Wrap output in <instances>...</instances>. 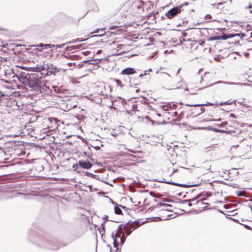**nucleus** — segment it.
<instances>
[{
  "instance_id": "nucleus-1",
  "label": "nucleus",
  "mask_w": 252,
  "mask_h": 252,
  "mask_svg": "<svg viewBox=\"0 0 252 252\" xmlns=\"http://www.w3.org/2000/svg\"><path fill=\"white\" fill-rule=\"evenodd\" d=\"M29 75V87L33 90L40 91L42 84V74L40 72H34Z\"/></svg>"
},
{
  "instance_id": "nucleus-2",
  "label": "nucleus",
  "mask_w": 252,
  "mask_h": 252,
  "mask_svg": "<svg viewBox=\"0 0 252 252\" xmlns=\"http://www.w3.org/2000/svg\"><path fill=\"white\" fill-rule=\"evenodd\" d=\"M182 5H179L175 7H174L168 11H167L165 14V16L168 18V19H172L173 17L177 15L178 14L180 13L182 10Z\"/></svg>"
},
{
  "instance_id": "nucleus-3",
  "label": "nucleus",
  "mask_w": 252,
  "mask_h": 252,
  "mask_svg": "<svg viewBox=\"0 0 252 252\" xmlns=\"http://www.w3.org/2000/svg\"><path fill=\"white\" fill-rule=\"evenodd\" d=\"M246 35L244 33H227V34H221V40H226L227 39L233 38L236 36L240 37L241 39L243 38L244 36H245Z\"/></svg>"
},
{
  "instance_id": "nucleus-4",
  "label": "nucleus",
  "mask_w": 252,
  "mask_h": 252,
  "mask_svg": "<svg viewBox=\"0 0 252 252\" xmlns=\"http://www.w3.org/2000/svg\"><path fill=\"white\" fill-rule=\"evenodd\" d=\"M31 47H36V48L34 49L35 50H37L39 51H41L43 49H48L52 47H54V45L50 44H44L43 43H40L38 45H32L31 46Z\"/></svg>"
},
{
  "instance_id": "nucleus-5",
  "label": "nucleus",
  "mask_w": 252,
  "mask_h": 252,
  "mask_svg": "<svg viewBox=\"0 0 252 252\" xmlns=\"http://www.w3.org/2000/svg\"><path fill=\"white\" fill-rule=\"evenodd\" d=\"M16 77L21 83L25 86H29V76H28L27 75H25L24 74H20L19 75H16Z\"/></svg>"
},
{
  "instance_id": "nucleus-6",
  "label": "nucleus",
  "mask_w": 252,
  "mask_h": 252,
  "mask_svg": "<svg viewBox=\"0 0 252 252\" xmlns=\"http://www.w3.org/2000/svg\"><path fill=\"white\" fill-rule=\"evenodd\" d=\"M139 225V222H133L129 224V228L128 227H126L125 229V232L127 236L130 235L133 230H134Z\"/></svg>"
},
{
  "instance_id": "nucleus-7",
  "label": "nucleus",
  "mask_w": 252,
  "mask_h": 252,
  "mask_svg": "<svg viewBox=\"0 0 252 252\" xmlns=\"http://www.w3.org/2000/svg\"><path fill=\"white\" fill-rule=\"evenodd\" d=\"M121 232L120 231H118L115 236V238H114V246L116 248H117L118 246V243L117 242V238H120L121 241V244L123 245L125 241V238H124V234L122 237H121Z\"/></svg>"
},
{
  "instance_id": "nucleus-8",
  "label": "nucleus",
  "mask_w": 252,
  "mask_h": 252,
  "mask_svg": "<svg viewBox=\"0 0 252 252\" xmlns=\"http://www.w3.org/2000/svg\"><path fill=\"white\" fill-rule=\"evenodd\" d=\"M78 164L82 168L84 169H90L92 166V164L88 160H80L78 162Z\"/></svg>"
},
{
  "instance_id": "nucleus-9",
  "label": "nucleus",
  "mask_w": 252,
  "mask_h": 252,
  "mask_svg": "<svg viewBox=\"0 0 252 252\" xmlns=\"http://www.w3.org/2000/svg\"><path fill=\"white\" fill-rule=\"evenodd\" d=\"M48 72L51 74H55L59 71L58 67L53 64H50L47 65Z\"/></svg>"
},
{
  "instance_id": "nucleus-10",
  "label": "nucleus",
  "mask_w": 252,
  "mask_h": 252,
  "mask_svg": "<svg viewBox=\"0 0 252 252\" xmlns=\"http://www.w3.org/2000/svg\"><path fill=\"white\" fill-rule=\"evenodd\" d=\"M136 73V71L133 68L128 67L123 69L122 71V74L125 75H131Z\"/></svg>"
},
{
  "instance_id": "nucleus-11",
  "label": "nucleus",
  "mask_w": 252,
  "mask_h": 252,
  "mask_svg": "<svg viewBox=\"0 0 252 252\" xmlns=\"http://www.w3.org/2000/svg\"><path fill=\"white\" fill-rule=\"evenodd\" d=\"M234 133H235V131H232V130H226L221 129V135L222 134H225L226 136H227L226 137L227 139H230L232 136V134H234Z\"/></svg>"
},
{
  "instance_id": "nucleus-12",
  "label": "nucleus",
  "mask_w": 252,
  "mask_h": 252,
  "mask_svg": "<svg viewBox=\"0 0 252 252\" xmlns=\"http://www.w3.org/2000/svg\"><path fill=\"white\" fill-rule=\"evenodd\" d=\"M227 39H229V41H228V42L224 41L223 42H221V44H226V43H228L229 44H232L236 45L237 44H239V40L233 39V38H228V39H227L226 40H227Z\"/></svg>"
},
{
  "instance_id": "nucleus-13",
  "label": "nucleus",
  "mask_w": 252,
  "mask_h": 252,
  "mask_svg": "<svg viewBox=\"0 0 252 252\" xmlns=\"http://www.w3.org/2000/svg\"><path fill=\"white\" fill-rule=\"evenodd\" d=\"M174 106V104H172L171 103L166 104L163 105L162 107L163 110L167 111L169 109H172V107Z\"/></svg>"
},
{
  "instance_id": "nucleus-14",
  "label": "nucleus",
  "mask_w": 252,
  "mask_h": 252,
  "mask_svg": "<svg viewBox=\"0 0 252 252\" xmlns=\"http://www.w3.org/2000/svg\"><path fill=\"white\" fill-rule=\"evenodd\" d=\"M168 183L171 184H173V185H176V186H177L179 187H186V188H188V187H189L194 186V185H185V184H178V183H171L168 182Z\"/></svg>"
},
{
  "instance_id": "nucleus-15",
  "label": "nucleus",
  "mask_w": 252,
  "mask_h": 252,
  "mask_svg": "<svg viewBox=\"0 0 252 252\" xmlns=\"http://www.w3.org/2000/svg\"><path fill=\"white\" fill-rule=\"evenodd\" d=\"M114 210H115V214H116L117 215H120L122 213V211L121 209L120 208H119L118 207H115Z\"/></svg>"
},
{
  "instance_id": "nucleus-16",
  "label": "nucleus",
  "mask_w": 252,
  "mask_h": 252,
  "mask_svg": "<svg viewBox=\"0 0 252 252\" xmlns=\"http://www.w3.org/2000/svg\"><path fill=\"white\" fill-rule=\"evenodd\" d=\"M187 106H210L212 105V104L210 103L209 102H207L206 104H195V105H188L187 104Z\"/></svg>"
},
{
  "instance_id": "nucleus-17",
  "label": "nucleus",
  "mask_w": 252,
  "mask_h": 252,
  "mask_svg": "<svg viewBox=\"0 0 252 252\" xmlns=\"http://www.w3.org/2000/svg\"><path fill=\"white\" fill-rule=\"evenodd\" d=\"M236 100H233V101H231L230 100L225 101L224 102H221V106L223 105L227 104V105H230L232 104L233 102L235 103Z\"/></svg>"
},
{
  "instance_id": "nucleus-18",
  "label": "nucleus",
  "mask_w": 252,
  "mask_h": 252,
  "mask_svg": "<svg viewBox=\"0 0 252 252\" xmlns=\"http://www.w3.org/2000/svg\"><path fill=\"white\" fill-rule=\"evenodd\" d=\"M115 81L117 84V86H120L121 88H122V87L123 86V85H122L121 81L117 80V79H115Z\"/></svg>"
},
{
  "instance_id": "nucleus-19",
  "label": "nucleus",
  "mask_w": 252,
  "mask_h": 252,
  "mask_svg": "<svg viewBox=\"0 0 252 252\" xmlns=\"http://www.w3.org/2000/svg\"><path fill=\"white\" fill-rule=\"evenodd\" d=\"M236 194L238 196H244V191H237Z\"/></svg>"
},
{
  "instance_id": "nucleus-20",
  "label": "nucleus",
  "mask_w": 252,
  "mask_h": 252,
  "mask_svg": "<svg viewBox=\"0 0 252 252\" xmlns=\"http://www.w3.org/2000/svg\"><path fill=\"white\" fill-rule=\"evenodd\" d=\"M221 184H224V185H227L229 186H232L231 184H230L229 183V181L225 182V181H224L222 179H221Z\"/></svg>"
},
{
  "instance_id": "nucleus-21",
  "label": "nucleus",
  "mask_w": 252,
  "mask_h": 252,
  "mask_svg": "<svg viewBox=\"0 0 252 252\" xmlns=\"http://www.w3.org/2000/svg\"><path fill=\"white\" fill-rule=\"evenodd\" d=\"M220 60V56H216L214 57V60L216 62H219Z\"/></svg>"
},
{
  "instance_id": "nucleus-22",
  "label": "nucleus",
  "mask_w": 252,
  "mask_h": 252,
  "mask_svg": "<svg viewBox=\"0 0 252 252\" xmlns=\"http://www.w3.org/2000/svg\"><path fill=\"white\" fill-rule=\"evenodd\" d=\"M242 225H243L245 228L248 230H252V228H251V227H250V226L247 225V224H242L241 223Z\"/></svg>"
},
{
  "instance_id": "nucleus-23",
  "label": "nucleus",
  "mask_w": 252,
  "mask_h": 252,
  "mask_svg": "<svg viewBox=\"0 0 252 252\" xmlns=\"http://www.w3.org/2000/svg\"><path fill=\"white\" fill-rule=\"evenodd\" d=\"M228 213H229V214H228L227 215L229 216V217L233 216L235 215V213H234V211H229Z\"/></svg>"
},
{
  "instance_id": "nucleus-24",
  "label": "nucleus",
  "mask_w": 252,
  "mask_h": 252,
  "mask_svg": "<svg viewBox=\"0 0 252 252\" xmlns=\"http://www.w3.org/2000/svg\"><path fill=\"white\" fill-rule=\"evenodd\" d=\"M226 172H227V171L226 170V171H225V172H223V175H221V178H223V180H224L225 181H226V180H228V179H227V178L226 177V176H224V174H226Z\"/></svg>"
},
{
  "instance_id": "nucleus-25",
  "label": "nucleus",
  "mask_w": 252,
  "mask_h": 252,
  "mask_svg": "<svg viewBox=\"0 0 252 252\" xmlns=\"http://www.w3.org/2000/svg\"><path fill=\"white\" fill-rule=\"evenodd\" d=\"M64 46V44H63L62 45H54V47L56 48V49H58V48H62L63 46Z\"/></svg>"
},
{
  "instance_id": "nucleus-26",
  "label": "nucleus",
  "mask_w": 252,
  "mask_h": 252,
  "mask_svg": "<svg viewBox=\"0 0 252 252\" xmlns=\"http://www.w3.org/2000/svg\"><path fill=\"white\" fill-rule=\"evenodd\" d=\"M210 129H212V130L215 131H219V132L220 131V130L218 129L214 128L213 127H212V126L210 127Z\"/></svg>"
},
{
  "instance_id": "nucleus-27",
  "label": "nucleus",
  "mask_w": 252,
  "mask_h": 252,
  "mask_svg": "<svg viewBox=\"0 0 252 252\" xmlns=\"http://www.w3.org/2000/svg\"><path fill=\"white\" fill-rule=\"evenodd\" d=\"M189 4V3L188 2H185L182 4H181L180 5H182V8L184 6H187Z\"/></svg>"
},
{
  "instance_id": "nucleus-28",
  "label": "nucleus",
  "mask_w": 252,
  "mask_h": 252,
  "mask_svg": "<svg viewBox=\"0 0 252 252\" xmlns=\"http://www.w3.org/2000/svg\"><path fill=\"white\" fill-rule=\"evenodd\" d=\"M221 214H223L225 216L226 218H230V219H231L230 218V217L229 216L227 215H228L227 214H225V213H223L222 211H221Z\"/></svg>"
},
{
  "instance_id": "nucleus-29",
  "label": "nucleus",
  "mask_w": 252,
  "mask_h": 252,
  "mask_svg": "<svg viewBox=\"0 0 252 252\" xmlns=\"http://www.w3.org/2000/svg\"><path fill=\"white\" fill-rule=\"evenodd\" d=\"M226 125V122H221V127L225 126Z\"/></svg>"
},
{
  "instance_id": "nucleus-30",
  "label": "nucleus",
  "mask_w": 252,
  "mask_h": 252,
  "mask_svg": "<svg viewBox=\"0 0 252 252\" xmlns=\"http://www.w3.org/2000/svg\"><path fill=\"white\" fill-rule=\"evenodd\" d=\"M117 28V26H112L110 27L109 29L110 30H113V29H116Z\"/></svg>"
},
{
  "instance_id": "nucleus-31",
  "label": "nucleus",
  "mask_w": 252,
  "mask_h": 252,
  "mask_svg": "<svg viewBox=\"0 0 252 252\" xmlns=\"http://www.w3.org/2000/svg\"><path fill=\"white\" fill-rule=\"evenodd\" d=\"M82 54L84 55H87L88 54V52H82Z\"/></svg>"
},
{
  "instance_id": "nucleus-32",
  "label": "nucleus",
  "mask_w": 252,
  "mask_h": 252,
  "mask_svg": "<svg viewBox=\"0 0 252 252\" xmlns=\"http://www.w3.org/2000/svg\"><path fill=\"white\" fill-rule=\"evenodd\" d=\"M223 208L227 209L228 208V205L225 204L223 205Z\"/></svg>"
},
{
  "instance_id": "nucleus-33",
  "label": "nucleus",
  "mask_w": 252,
  "mask_h": 252,
  "mask_svg": "<svg viewBox=\"0 0 252 252\" xmlns=\"http://www.w3.org/2000/svg\"><path fill=\"white\" fill-rule=\"evenodd\" d=\"M163 73V74H164L165 75L167 76H168V77H170V75L169 74H168V73Z\"/></svg>"
},
{
  "instance_id": "nucleus-34",
  "label": "nucleus",
  "mask_w": 252,
  "mask_h": 252,
  "mask_svg": "<svg viewBox=\"0 0 252 252\" xmlns=\"http://www.w3.org/2000/svg\"><path fill=\"white\" fill-rule=\"evenodd\" d=\"M232 220H234L236 222H238L239 224H241V223H240L239 221H238V220H235V219H231Z\"/></svg>"
},
{
  "instance_id": "nucleus-35",
  "label": "nucleus",
  "mask_w": 252,
  "mask_h": 252,
  "mask_svg": "<svg viewBox=\"0 0 252 252\" xmlns=\"http://www.w3.org/2000/svg\"><path fill=\"white\" fill-rule=\"evenodd\" d=\"M177 171V169H173L172 173H174Z\"/></svg>"
},
{
  "instance_id": "nucleus-36",
  "label": "nucleus",
  "mask_w": 252,
  "mask_h": 252,
  "mask_svg": "<svg viewBox=\"0 0 252 252\" xmlns=\"http://www.w3.org/2000/svg\"><path fill=\"white\" fill-rule=\"evenodd\" d=\"M230 117H232L234 118L235 117V115L233 114H230Z\"/></svg>"
},
{
  "instance_id": "nucleus-37",
  "label": "nucleus",
  "mask_w": 252,
  "mask_h": 252,
  "mask_svg": "<svg viewBox=\"0 0 252 252\" xmlns=\"http://www.w3.org/2000/svg\"><path fill=\"white\" fill-rule=\"evenodd\" d=\"M187 203H188V205L189 206H191V204L190 203H189L188 202V201H187Z\"/></svg>"
},
{
  "instance_id": "nucleus-38",
  "label": "nucleus",
  "mask_w": 252,
  "mask_h": 252,
  "mask_svg": "<svg viewBox=\"0 0 252 252\" xmlns=\"http://www.w3.org/2000/svg\"><path fill=\"white\" fill-rule=\"evenodd\" d=\"M147 70H145V71H144V74H143V75H147Z\"/></svg>"
},
{
  "instance_id": "nucleus-39",
  "label": "nucleus",
  "mask_w": 252,
  "mask_h": 252,
  "mask_svg": "<svg viewBox=\"0 0 252 252\" xmlns=\"http://www.w3.org/2000/svg\"><path fill=\"white\" fill-rule=\"evenodd\" d=\"M238 84H241V85H246V84H245V83H238Z\"/></svg>"
},
{
  "instance_id": "nucleus-40",
  "label": "nucleus",
  "mask_w": 252,
  "mask_h": 252,
  "mask_svg": "<svg viewBox=\"0 0 252 252\" xmlns=\"http://www.w3.org/2000/svg\"><path fill=\"white\" fill-rule=\"evenodd\" d=\"M95 148L96 149H99V147L98 146H96V147H95Z\"/></svg>"
},
{
  "instance_id": "nucleus-41",
  "label": "nucleus",
  "mask_w": 252,
  "mask_h": 252,
  "mask_svg": "<svg viewBox=\"0 0 252 252\" xmlns=\"http://www.w3.org/2000/svg\"><path fill=\"white\" fill-rule=\"evenodd\" d=\"M101 52V50H99V51H97V54H99V53H100Z\"/></svg>"
},
{
  "instance_id": "nucleus-42",
  "label": "nucleus",
  "mask_w": 252,
  "mask_h": 252,
  "mask_svg": "<svg viewBox=\"0 0 252 252\" xmlns=\"http://www.w3.org/2000/svg\"><path fill=\"white\" fill-rule=\"evenodd\" d=\"M143 74H141L140 75H139V77H141L142 76H143Z\"/></svg>"
},
{
  "instance_id": "nucleus-43",
  "label": "nucleus",
  "mask_w": 252,
  "mask_h": 252,
  "mask_svg": "<svg viewBox=\"0 0 252 252\" xmlns=\"http://www.w3.org/2000/svg\"><path fill=\"white\" fill-rule=\"evenodd\" d=\"M221 83H224V84H226V83H227L226 82H223V81H221Z\"/></svg>"
},
{
  "instance_id": "nucleus-44",
  "label": "nucleus",
  "mask_w": 252,
  "mask_h": 252,
  "mask_svg": "<svg viewBox=\"0 0 252 252\" xmlns=\"http://www.w3.org/2000/svg\"><path fill=\"white\" fill-rule=\"evenodd\" d=\"M221 30H224V29H225V28H224V27H221Z\"/></svg>"
},
{
  "instance_id": "nucleus-45",
  "label": "nucleus",
  "mask_w": 252,
  "mask_h": 252,
  "mask_svg": "<svg viewBox=\"0 0 252 252\" xmlns=\"http://www.w3.org/2000/svg\"><path fill=\"white\" fill-rule=\"evenodd\" d=\"M200 111H201V113H202V112H203L202 108H201Z\"/></svg>"
},
{
  "instance_id": "nucleus-46",
  "label": "nucleus",
  "mask_w": 252,
  "mask_h": 252,
  "mask_svg": "<svg viewBox=\"0 0 252 252\" xmlns=\"http://www.w3.org/2000/svg\"><path fill=\"white\" fill-rule=\"evenodd\" d=\"M180 70V69H179L178 70V71H177V73H178L179 72Z\"/></svg>"
},
{
  "instance_id": "nucleus-47",
  "label": "nucleus",
  "mask_w": 252,
  "mask_h": 252,
  "mask_svg": "<svg viewBox=\"0 0 252 252\" xmlns=\"http://www.w3.org/2000/svg\"><path fill=\"white\" fill-rule=\"evenodd\" d=\"M250 37H252V32L251 33V36H250Z\"/></svg>"
},
{
  "instance_id": "nucleus-48",
  "label": "nucleus",
  "mask_w": 252,
  "mask_h": 252,
  "mask_svg": "<svg viewBox=\"0 0 252 252\" xmlns=\"http://www.w3.org/2000/svg\"><path fill=\"white\" fill-rule=\"evenodd\" d=\"M149 71H152V69H151V68H150V69H149Z\"/></svg>"
},
{
  "instance_id": "nucleus-49",
  "label": "nucleus",
  "mask_w": 252,
  "mask_h": 252,
  "mask_svg": "<svg viewBox=\"0 0 252 252\" xmlns=\"http://www.w3.org/2000/svg\"><path fill=\"white\" fill-rule=\"evenodd\" d=\"M185 90H187V91H189V90L188 88H186Z\"/></svg>"
},
{
  "instance_id": "nucleus-50",
  "label": "nucleus",
  "mask_w": 252,
  "mask_h": 252,
  "mask_svg": "<svg viewBox=\"0 0 252 252\" xmlns=\"http://www.w3.org/2000/svg\"><path fill=\"white\" fill-rule=\"evenodd\" d=\"M167 204H163V206H167Z\"/></svg>"
},
{
  "instance_id": "nucleus-51",
  "label": "nucleus",
  "mask_w": 252,
  "mask_h": 252,
  "mask_svg": "<svg viewBox=\"0 0 252 252\" xmlns=\"http://www.w3.org/2000/svg\"><path fill=\"white\" fill-rule=\"evenodd\" d=\"M237 186V184H235V186H233L234 188H236V186Z\"/></svg>"
},
{
  "instance_id": "nucleus-52",
  "label": "nucleus",
  "mask_w": 252,
  "mask_h": 252,
  "mask_svg": "<svg viewBox=\"0 0 252 252\" xmlns=\"http://www.w3.org/2000/svg\"><path fill=\"white\" fill-rule=\"evenodd\" d=\"M218 211L219 212H220V209H218Z\"/></svg>"
},
{
  "instance_id": "nucleus-53",
  "label": "nucleus",
  "mask_w": 252,
  "mask_h": 252,
  "mask_svg": "<svg viewBox=\"0 0 252 252\" xmlns=\"http://www.w3.org/2000/svg\"><path fill=\"white\" fill-rule=\"evenodd\" d=\"M195 94V93H191V94Z\"/></svg>"
},
{
  "instance_id": "nucleus-54",
  "label": "nucleus",
  "mask_w": 252,
  "mask_h": 252,
  "mask_svg": "<svg viewBox=\"0 0 252 252\" xmlns=\"http://www.w3.org/2000/svg\"><path fill=\"white\" fill-rule=\"evenodd\" d=\"M106 217H107V216H106L104 218V219H106Z\"/></svg>"
},
{
  "instance_id": "nucleus-55",
  "label": "nucleus",
  "mask_w": 252,
  "mask_h": 252,
  "mask_svg": "<svg viewBox=\"0 0 252 252\" xmlns=\"http://www.w3.org/2000/svg\"><path fill=\"white\" fill-rule=\"evenodd\" d=\"M235 147H238V145H235Z\"/></svg>"
},
{
  "instance_id": "nucleus-56",
  "label": "nucleus",
  "mask_w": 252,
  "mask_h": 252,
  "mask_svg": "<svg viewBox=\"0 0 252 252\" xmlns=\"http://www.w3.org/2000/svg\"><path fill=\"white\" fill-rule=\"evenodd\" d=\"M73 168H75V165L73 166Z\"/></svg>"
}]
</instances>
